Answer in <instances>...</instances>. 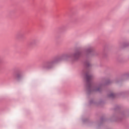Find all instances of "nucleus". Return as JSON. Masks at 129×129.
<instances>
[{
  "mask_svg": "<svg viewBox=\"0 0 129 129\" xmlns=\"http://www.w3.org/2000/svg\"><path fill=\"white\" fill-rule=\"evenodd\" d=\"M86 78H87V81H89V80H90V79L91 78V76L89 75H87Z\"/></svg>",
  "mask_w": 129,
  "mask_h": 129,
  "instance_id": "nucleus-1",
  "label": "nucleus"
},
{
  "mask_svg": "<svg viewBox=\"0 0 129 129\" xmlns=\"http://www.w3.org/2000/svg\"><path fill=\"white\" fill-rule=\"evenodd\" d=\"M109 97H114V94H113V93H111V94L109 95Z\"/></svg>",
  "mask_w": 129,
  "mask_h": 129,
  "instance_id": "nucleus-2",
  "label": "nucleus"
},
{
  "mask_svg": "<svg viewBox=\"0 0 129 129\" xmlns=\"http://www.w3.org/2000/svg\"><path fill=\"white\" fill-rule=\"evenodd\" d=\"M79 53H76L75 54V57H77V56H79Z\"/></svg>",
  "mask_w": 129,
  "mask_h": 129,
  "instance_id": "nucleus-3",
  "label": "nucleus"
}]
</instances>
